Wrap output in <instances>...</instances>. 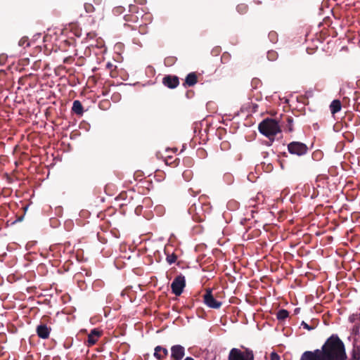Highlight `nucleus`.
Segmentation results:
<instances>
[{
  "label": "nucleus",
  "instance_id": "c03bdc74",
  "mask_svg": "<svg viewBox=\"0 0 360 360\" xmlns=\"http://www.w3.org/2000/svg\"><path fill=\"white\" fill-rule=\"evenodd\" d=\"M4 57V56H0V60H1Z\"/></svg>",
  "mask_w": 360,
  "mask_h": 360
},
{
  "label": "nucleus",
  "instance_id": "4c0bfd02",
  "mask_svg": "<svg viewBox=\"0 0 360 360\" xmlns=\"http://www.w3.org/2000/svg\"><path fill=\"white\" fill-rule=\"evenodd\" d=\"M304 326L305 328L310 329V328L308 326L307 323H304Z\"/></svg>",
  "mask_w": 360,
  "mask_h": 360
},
{
  "label": "nucleus",
  "instance_id": "9b49d317",
  "mask_svg": "<svg viewBox=\"0 0 360 360\" xmlns=\"http://www.w3.org/2000/svg\"><path fill=\"white\" fill-rule=\"evenodd\" d=\"M51 328L45 324H40L37 327V334L42 339H47L49 338Z\"/></svg>",
  "mask_w": 360,
  "mask_h": 360
},
{
  "label": "nucleus",
  "instance_id": "c9c22d12",
  "mask_svg": "<svg viewBox=\"0 0 360 360\" xmlns=\"http://www.w3.org/2000/svg\"><path fill=\"white\" fill-rule=\"evenodd\" d=\"M356 333H360V326H358V327H356Z\"/></svg>",
  "mask_w": 360,
  "mask_h": 360
},
{
  "label": "nucleus",
  "instance_id": "a18cd8bd",
  "mask_svg": "<svg viewBox=\"0 0 360 360\" xmlns=\"http://www.w3.org/2000/svg\"><path fill=\"white\" fill-rule=\"evenodd\" d=\"M166 158H172V155H167Z\"/></svg>",
  "mask_w": 360,
  "mask_h": 360
},
{
  "label": "nucleus",
  "instance_id": "412c9836",
  "mask_svg": "<svg viewBox=\"0 0 360 360\" xmlns=\"http://www.w3.org/2000/svg\"><path fill=\"white\" fill-rule=\"evenodd\" d=\"M138 16L137 15H135L132 13L131 14H128V15H126L124 16V20L127 21V22H136L138 21Z\"/></svg>",
  "mask_w": 360,
  "mask_h": 360
},
{
  "label": "nucleus",
  "instance_id": "37998d69",
  "mask_svg": "<svg viewBox=\"0 0 360 360\" xmlns=\"http://www.w3.org/2000/svg\"><path fill=\"white\" fill-rule=\"evenodd\" d=\"M266 155H269L268 153H266V155H264V158H266Z\"/></svg>",
  "mask_w": 360,
  "mask_h": 360
},
{
  "label": "nucleus",
  "instance_id": "2f4dec72",
  "mask_svg": "<svg viewBox=\"0 0 360 360\" xmlns=\"http://www.w3.org/2000/svg\"><path fill=\"white\" fill-rule=\"evenodd\" d=\"M313 155H314V156H321L322 155V152L321 150H316L313 153Z\"/></svg>",
  "mask_w": 360,
  "mask_h": 360
},
{
  "label": "nucleus",
  "instance_id": "ddd939ff",
  "mask_svg": "<svg viewBox=\"0 0 360 360\" xmlns=\"http://www.w3.org/2000/svg\"><path fill=\"white\" fill-rule=\"evenodd\" d=\"M168 355V351L166 348L161 346H157L155 348L154 356L158 360H164Z\"/></svg>",
  "mask_w": 360,
  "mask_h": 360
},
{
  "label": "nucleus",
  "instance_id": "4be33fe9",
  "mask_svg": "<svg viewBox=\"0 0 360 360\" xmlns=\"http://www.w3.org/2000/svg\"><path fill=\"white\" fill-rule=\"evenodd\" d=\"M278 58V53L276 51H269L267 52V58L271 60V61H274L275 60H276V58Z\"/></svg>",
  "mask_w": 360,
  "mask_h": 360
},
{
  "label": "nucleus",
  "instance_id": "ea45409f",
  "mask_svg": "<svg viewBox=\"0 0 360 360\" xmlns=\"http://www.w3.org/2000/svg\"><path fill=\"white\" fill-rule=\"evenodd\" d=\"M171 150H173L174 153H176L177 151V148H172Z\"/></svg>",
  "mask_w": 360,
  "mask_h": 360
},
{
  "label": "nucleus",
  "instance_id": "aec40b11",
  "mask_svg": "<svg viewBox=\"0 0 360 360\" xmlns=\"http://www.w3.org/2000/svg\"><path fill=\"white\" fill-rule=\"evenodd\" d=\"M166 165L175 167L179 165V159H164Z\"/></svg>",
  "mask_w": 360,
  "mask_h": 360
},
{
  "label": "nucleus",
  "instance_id": "f704fd0d",
  "mask_svg": "<svg viewBox=\"0 0 360 360\" xmlns=\"http://www.w3.org/2000/svg\"><path fill=\"white\" fill-rule=\"evenodd\" d=\"M270 164L268 165L266 172H270L272 169V167L269 166Z\"/></svg>",
  "mask_w": 360,
  "mask_h": 360
},
{
  "label": "nucleus",
  "instance_id": "473e14b6",
  "mask_svg": "<svg viewBox=\"0 0 360 360\" xmlns=\"http://www.w3.org/2000/svg\"><path fill=\"white\" fill-rule=\"evenodd\" d=\"M204 152H205V151H204V150H202H202H198V155H201V156H202V155H203Z\"/></svg>",
  "mask_w": 360,
  "mask_h": 360
},
{
  "label": "nucleus",
  "instance_id": "4468645a",
  "mask_svg": "<svg viewBox=\"0 0 360 360\" xmlns=\"http://www.w3.org/2000/svg\"><path fill=\"white\" fill-rule=\"evenodd\" d=\"M72 110L77 115H82L84 112L83 106L81 102L76 100L73 102Z\"/></svg>",
  "mask_w": 360,
  "mask_h": 360
},
{
  "label": "nucleus",
  "instance_id": "393cba45",
  "mask_svg": "<svg viewBox=\"0 0 360 360\" xmlns=\"http://www.w3.org/2000/svg\"><path fill=\"white\" fill-rule=\"evenodd\" d=\"M18 45L20 46H24V47L29 46L30 42H29L28 38L27 37L21 38L18 42Z\"/></svg>",
  "mask_w": 360,
  "mask_h": 360
},
{
  "label": "nucleus",
  "instance_id": "423d86ee",
  "mask_svg": "<svg viewBox=\"0 0 360 360\" xmlns=\"http://www.w3.org/2000/svg\"><path fill=\"white\" fill-rule=\"evenodd\" d=\"M203 300L205 304L212 309H219L221 307L222 302L214 297L211 289H207L205 295H203Z\"/></svg>",
  "mask_w": 360,
  "mask_h": 360
},
{
  "label": "nucleus",
  "instance_id": "f257e3e1",
  "mask_svg": "<svg viewBox=\"0 0 360 360\" xmlns=\"http://www.w3.org/2000/svg\"><path fill=\"white\" fill-rule=\"evenodd\" d=\"M343 342L336 335L327 339L321 349L304 352L300 360H346Z\"/></svg>",
  "mask_w": 360,
  "mask_h": 360
},
{
  "label": "nucleus",
  "instance_id": "b1692460",
  "mask_svg": "<svg viewBox=\"0 0 360 360\" xmlns=\"http://www.w3.org/2000/svg\"><path fill=\"white\" fill-rule=\"evenodd\" d=\"M177 259V257L175 254L172 253V254H170V255H168L167 256V258H166V260L167 262L169 264H172L173 263H174Z\"/></svg>",
  "mask_w": 360,
  "mask_h": 360
},
{
  "label": "nucleus",
  "instance_id": "0eeeda50",
  "mask_svg": "<svg viewBox=\"0 0 360 360\" xmlns=\"http://www.w3.org/2000/svg\"><path fill=\"white\" fill-rule=\"evenodd\" d=\"M162 84L169 89H174L179 86V79L176 75H165L162 79Z\"/></svg>",
  "mask_w": 360,
  "mask_h": 360
},
{
  "label": "nucleus",
  "instance_id": "2eb2a0df",
  "mask_svg": "<svg viewBox=\"0 0 360 360\" xmlns=\"http://www.w3.org/2000/svg\"><path fill=\"white\" fill-rule=\"evenodd\" d=\"M342 108L341 102L338 100H333L330 105V110L333 115L338 112Z\"/></svg>",
  "mask_w": 360,
  "mask_h": 360
},
{
  "label": "nucleus",
  "instance_id": "39448f33",
  "mask_svg": "<svg viewBox=\"0 0 360 360\" xmlns=\"http://www.w3.org/2000/svg\"><path fill=\"white\" fill-rule=\"evenodd\" d=\"M186 286L185 277L183 275L177 276L173 281L171 285L172 292L176 296H179L183 292L184 288Z\"/></svg>",
  "mask_w": 360,
  "mask_h": 360
},
{
  "label": "nucleus",
  "instance_id": "f03ea898",
  "mask_svg": "<svg viewBox=\"0 0 360 360\" xmlns=\"http://www.w3.org/2000/svg\"><path fill=\"white\" fill-rule=\"evenodd\" d=\"M261 134L269 138L271 141L274 140L275 136L281 132L278 121L272 118H266L259 123L258 127Z\"/></svg>",
  "mask_w": 360,
  "mask_h": 360
},
{
  "label": "nucleus",
  "instance_id": "6ab92c4d",
  "mask_svg": "<svg viewBox=\"0 0 360 360\" xmlns=\"http://www.w3.org/2000/svg\"><path fill=\"white\" fill-rule=\"evenodd\" d=\"M236 9L240 14H245L247 13L248 7L245 4H240L237 6Z\"/></svg>",
  "mask_w": 360,
  "mask_h": 360
},
{
  "label": "nucleus",
  "instance_id": "e433bc0d",
  "mask_svg": "<svg viewBox=\"0 0 360 360\" xmlns=\"http://www.w3.org/2000/svg\"><path fill=\"white\" fill-rule=\"evenodd\" d=\"M184 360H195V359L193 358H192V357L188 356Z\"/></svg>",
  "mask_w": 360,
  "mask_h": 360
},
{
  "label": "nucleus",
  "instance_id": "58836bf2",
  "mask_svg": "<svg viewBox=\"0 0 360 360\" xmlns=\"http://www.w3.org/2000/svg\"><path fill=\"white\" fill-rule=\"evenodd\" d=\"M173 60V58H167L165 60V63H169V60Z\"/></svg>",
  "mask_w": 360,
  "mask_h": 360
},
{
  "label": "nucleus",
  "instance_id": "c756f323",
  "mask_svg": "<svg viewBox=\"0 0 360 360\" xmlns=\"http://www.w3.org/2000/svg\"><path fill=\"white\" fill-rule=\"evenodd\" d=\"M138 9L139 8L136 6L132 4L129 5V11L131 13H136Z\"/></svg>",
  "mask_w": 360,
  "mask_h": 360
},
{
  "label": "nucleus",
  "instance_id": "20e7f679",
  "mask_svg": "<svg viewBox=\"0 0 360 360\" xmlns=\"http://www.w3.org/2000/svg\"><path fill=\"white\" fill-rule=\"evenodd\" d=\"M288 149L290 154L301 156L305 155L309 148L302 142L292 141L288 145Z\"/></svg>",
  "mask_w": 360,
  "mask_h": 360
},
{
  "label": "nucleus",
  "instance_id": "a19ab883",
  "mask_svg": "<svg viewBox=\"0 0 360 360\" xmlns=\"http://www.w3.org/2000/svg\"><path fill=\"white\" fill-rule=\"evenodd\" d=\"M65 224H66V226H68V224H70V226L72 224V222L71 221H69V222L67 221Z\"/></svg>",
  "mask_w": 360,
  "mask_h": 360
},
{
  "label": "nucleus",
  "instance_id": "f3484780",
  "mask_svg": "<svg viewBox=\"0 0 360 360\" xmlns=\"http://www.w3.org/2000/svg\"><path fill=\"white\" fill-rule=\"evenodd\" d=\"M289 312L285 309H280L276 314V317L278 320L283 321L288 318Z\"/></svg>",
  "mask_w": 360,
  "mask_h": 360
},
{
  "label": "nucleus",
  "instance_id": "a211bd4d",
  "mask_svg": "<svg viewBox=\"0 0 360 360\" xmlns=\"http://www.w3.org/2000/svg\"><path fill=\"white\" fill-rule=\"evenodd\" d=\"M286 121L288 124L285 128L289 132H292L293 131V118L290 116H288Z\"/></svg>",
  "mask_w": 360,
  "mask_h": 360
},
{
  "label": "nucleus",
  "instance_id": "9d476101",
  "mask_svg": "<svg viewBox=\"0 0 360 360\" xmlns=\"http://www.w3.org/2000/svg\"><path fill=\"white\" fill-rule=\"evenodd\" d=\"M202 209L203 210V213L196 212L193 215L194 220L199 222L205 221L206 218L205 213H210L211 212L212 207L209 202L203 203L202 204Z\"/></svg>",
  "mask_w": 360,
  "mask_h": 360
},
{
  "label": "nucleus",
  "instance_id": "bb28decb",
  "mask_svg": "<svg viewBox=\"0 0 360 360\" xmlns=\"http://www.w3.org/2000/svg\"><path fill=\"white\" fill-rule=\"evenodd\" d=\"M139 32L141 34H145L148 32V27L146 25H141L139 27Z\"/></svg>",
  "mask_w": 360,
  "mask_h": 360
},
{
  "label": "nucleus",
  "instance_id": "72a5a7b5",
  "mask_svg": "<svg viewBox=\"0 0 360 360\" xmlns=\"http://www.w3.org/2000/svg\"><path fill=\"white\" fill-rule=\"evenodd\" d=\"M101 1L102 0H94V2L97 4V5H99L101 4Z\"/></svg>",
  "mask_w": 360,
  "mask_h": 360
},
{
  "label": "nucleus",
  "instance_id": "dca6fc26",
  "mask_svg": "<svg viewBox=\"0 0 360 360\" xmlns=\"http://www.w3.org/2000/svg\"><path fill=\"white\" fill-rule=\"evenodd\" d=\"M106 69H108L109 70L110 75L112 78H115L118 76L117 66L114 65L111 63H108L106 64Z\"/></svg>",
  "mask_w": 360,
  "mask_h": 360
},
{
  "label": "nucleus",
  "instance_id": "79ce46f5",
  "mask_svg": "<svg viewBox=\"0 0 360 360\" xmlns=\"http://www.w3.org/2000/svg\"><path fill=\"white\" fill-rule=\"evenodd\" d=\"M187 172L190 173V172H189V171H188V172H184V176H186V174H187Z\"/></svg>",
  "mask_w": 360,
  "mask_h": 360
},
{
  "label": "nucleus",
  "instance_id": "a878e982",
  "mask_svg": "<svg viewBox=\"0 0 360 360\" xmlns=\"http://www.w3.org/2000/svg\"><path fill=\"white\" fill-rule=\"evenodd\" d=\"M110 105V103L108 100H104L100 102L99 107L102 110L107 109Z\"/></svg>",
  "mask_w": 360,
  "mask_h": 360
},
{
  "label": "nucleus",
  "instance_id": "cd10ccee",
  "mask_svg": "<svg viewBox=\"0 0 360 360\" xmlns=\"http://www.w3.org/2000/svg\"><path fill=\"white\" fill-rule=\"evenodd\" d=\"M231 58V55L229 53H224L221 56V60L223 63H227Z\"/></svg>",
  "mask_w": 360,
  "mask_h": 360
},
{
  "label": "nucleus",
  "instance_id": "7ed1b4c3",
  "mask_svg": "<svg viewBox=\"0 0 360 360\" xmlns=\"http://www.w3.org/2000/svg\"><path fill=\"white\" fill-rule=\"evenodd\" d=\"M228 360H254V354L248 348H233L229 352Z\"/></svg>",
  "mask_w": 360,
  "mask_h": 360
},
{
  "label": "nucleus",
  "instance_id": "5701e85b",
  "mask_svg": "<svg viewBox=\"0 0 360 360\" xmlns=\"http://www.w3.org/2000/svg\"><path fill=\"white\" fill-rule=\"evenodd\" d=\"M84 9H85L86 12L88 13H93L96 11V8L94 6V5L90 3H86L84 4Z\"/></svg>",
  "mask_w": 360,
  "mask_h": 360
},
{
  "label": "nucleus",
  "instance_id": "6e6552de",
  "mask_svg": "<svg viewBox=\"0 0 360 360\" xmlns=\"http://www.w3.org/2000/svg\"><path fill=\"white\" fill-rule=\"evenodd\" d=\"M185 355L184 347L179 345L171 347V357L173 360H181Z\"/></svg>",
  "mask_w": 360,
  "mask_h": 360
},
{
  "label": "nucleus",
  "instance_id": "f8f14e48",
  "mask_svg": "<svg viewBox=\"0 0 360 360\" xmlns=\"http://www.w3.org/2000/svg\"><path fill=\"white\" fill-rule=\"evenodd\" d=\"M198 82V74L195 72L187 75L184 83V86H193Z\"/></svg>",
  "mask_w": 360,
  "mask_h": 360
},
{
  "label": "nucleus",
  "instance_id": "7c9ffc66",
  "mask_svg": "<svg viewBox=\"0 0 360 360\" xmlns=\"http://www.w3.org/2000/svg\"><path fill=\"white\" fill-rule=\"evenodd\" d=\"M271 360H280V357L276 352H272L271 354Z\"/></svg>",
  "mask_w": 360,
  "mask_h": 360
},
{
  "label": "nucleus",
  "instance_id": "c85d7f7f",
  "mask_svg": "<svg viewBox=\"0 0 360 360\" xmlns=\"http://www.w3.org/2000/svg\"><path fill=\"white\" fill-rule=\"evenodd\" d=\"M269 37L271 41L275 42L277 40V34L275 32H271L269 34Z\"/></svg>",
  "mask_w": 360,
  "mask_h": 360
},
{
  "label": "nucleus",
  "instance_id": "1a4fd4ad",
  "mask_svg": "<svg viewBox=\"0 0 360 360\" xmlns=\"http://www.w3.org/2000/svg\"><path fill=\"white\" fill-rule=\"evenodd\" d=\"M101 330L97 328L93 329L88 335V338L86 340L87 346L91 347L94 345L98 341V339L101 337Z\"/></svg>",
  "mask_w": 360,
  "mask_h": 360
}]
</instances>
